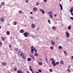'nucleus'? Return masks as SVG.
Instances as JSON below:
<instances>
[{"label": "nucleus", "instance_id": "a878e982", "mask_svg": "<svg viewBox=\"0 0 73 73\" xmlns=\"http://www.w3.org/2000/svg\"><path fill=\"white\" fill-rule=\"evenodd\" d=\"M1 38H2V40L3 41H4V40H5V38L2 37Z\"/></svg>", "mask_w": 73, "mask_h": 73}, {"label": "nucleus", "instance_id": "393cba45", "mask_svg": "<svg viewBox=\"0 0 73 73\" xmlns=\"http://www.w3.org/2000/svg\"><path fill=\"white\" fill-rule=\"evenodd\" d=\"M2 64L3 65H4L5 66V65H6V63H5V62H3L2 63Z\"/></svg>", "mask_w": 73, "mask_h": 73}, {"label": "nucleus", "instance_id": "f3484780", "mask_svg": "<svg viewBox=\"0 0 73 73\" xmlns=\"http://www.w3.org/2000/svg\"><path fill=\"white\" fill-rule=\"evenodd\" d=\"M60 63L61 64H62V65H63L64 64V62L62 60H61L60 61Z\"/></svg>", "mask_w": 73, "mask_h": 73}, {"label": "nucleus", "instance_id": "a211bd4d", "mask_svg": "<svg viewBox=\"0 0 73 73\" xmlns=\"http://www.w3.org/2000/svg\"><path fill=\"white\" fill-rule=\"evenodd\" d=\"M34 55L35 56H38V53H36Z\"/></svg>", "mask_w": 73, "mask_h": 73}, {"label": "nucleus", "instance_id": "9d476101", "mask_svg": "<svg viewBox=\"0 0 73 73\" xmlns=\"http://www.w3.org/2000/svg\"><path fill=\"white\" fill-rule=\"evenodd\" d=\"M46 62V63H47L48 64H49L48 63V58H46L45 59Z\"/></svg>", "mask_w": 73, "mask_h": 73}, {"label": "nucleus", "instance_id": "2f4dec72", "mask_svg": "<svg viewBox=\"0 0 73 73\" xmlns=\"http://www.w3.org/2000/svg\"><path fill=\"white\" fill-rule=\"evenodd\" d=\"M14 70L15 71H17V68H14Z\"/></svg>", "mask_w": 73, "mask_h": 73}, {"label": "nucleus", "instance_id": "f257e3e1", "mask_svg": "<svg viewBox=\"0 0 73 73\" xmlns=\"http://www.w3.org/2000/svg\"><path fill=\"white\" fill-rule=\"evenodd\" d=\"M19 54L20 55V56H21L22 58H23V59H25V57L24 56V54H23V52H21V51H19Z\"/></svg>", "mask_w": 73, "mask_h": 73}, {"label": "nucleus", "instance_id": "4d7b16f0", "mask_svg": "<svg viewBox=\"0 0 73 73\" xmlns=\"http://www.w3.org/2000/svg\"><path fill=\"white\" fill-rule=\"evenodd\" d=\"M72 9V10H73V7H72L71 8V9Z\"/></svg>", "mask_w": 73, "mask_h": 73}, {"label": "nucleus", "instance_id": "4468645a", "mask_svg": "<svg viewBox=\"0 0 73 73\" xmlns=\"http://www.w3.org/2000/svg\"><path fill=\"white\" fill-rule=\"evenodd\" d=\"M13 25H16L17 24V22H14L13 23Z\"/></svg>", "mask_w": 73, "mask_h": 73}, {"label": "nucleus", "instance_id": "338daca9", "mask_svg": "<svg viewBox=\"0 0 73 73\" xmlns=\"http://www.w3.org/2000/svg\"><path fill=\"white\" fill-rule=\"evenodd\" d=\"M36 73H39V72H36Z\"/></svg>", "mask_w": 73, "mask_h": 73}, {"label": "nucleus", "instance_id": "6ab92c4d", "mask_svg": "<svg viewBox=\"0 0 73 73\" xmlns=\"http://www.w3.org/2000/svg\"><path fill=\"white\" fill-rule=\"evenodd\" d=\"M31 53H32L33 54V51H34V50H33V49H32L31 48Z\"/></svg>", "mask_w": 73, "mask_h": 73}, {"label": "nucleus", "instance_id": "cd10ccee", "mask_svg": "<svg viewBox=\"0 0 73 73\" xmlns=\"http://www.w3.org/2000/svg\"><path fill=\"white\" fill-rule=\"evenodd\" d=\"M39 65H41L42 63L41 62H39L38 63Z\"/></svg>", "mask_w": 73, "mask_h": 73}, {"label": "nucleus", "instance_id": "79ce46f5", "mask_svg": "<svg viewBox=\"0 0 73 73\" xmlns=\"http://www.w3.org/2000/svg\"><path fill=\"white\" fill-rule=\"evenodd\" d=\"M34 50V52H36V53H37V50L36 49H35Z\"/></svg>", "mask_w": 73, "mask_h": 73}, {"label": "nucleus", "instance_id": "5fc2aeb1", "mask_svg": "<svg viewBox=\"0 0 73 73\" xmlns=\"http://www.w3.org/2000/svg\"><path fill=\"white\" fill-rule=\"evenodd\" d=\"M71 15H72V16H73V13H71Z\"/></svg>", "mask_w": 73, "mask_h": 73}, {"label": "nucleus", "instance_id": "473e14b6", "mask_svg": "<svg viewBox=\"0 0 73 73\" xmlns=\"http://www.w3.org/2000/svg\"><path fill=\"white\" fill-rule=\"evenodd\" d=\"M67 70L68 72H69V73L70 72V69H69V68H68L67 69Z\"/></svg>", "mask_w": 73, "mask_h": 73}, {"label": "nucleus", "instance_id": "aec40b11", "mask_svg": "<svg viewBox=\"0 0 73 73\" xmlns=\"http://www.w3.org/2000/svg\"><path fill=\"white\" fill-rule=\"evenodd\" d=\"M29 69H30L31 71V72L33 71V70H32V67L30 66V67H29Z\"/></svg>", "mask_w": 73, "mask_h": 73}, {"label": "nucleus", "instance_id": "052dcab7", "mask_svg": "<svg viewBox=\"0 0 73 73\" xmlns=\"http://www.w3.org/2000/svg\"><path fill=\"white\" fill-rule=\"evenodd\" d=\"M30 13H31V14L32 15L33 14V13H32V12H30Z\"/></svg>", "mask_w": 73, "mask_h": 73}, {"label": "nucleus", "instance_id": "e433bc0d", "mask_svg": "<svg viewBox=\"0 0 73 73\" xmlns=\"http://www.w3.org/2000/svg\"><path fill=\"white\" fill-rule=\"evenodd\" d=\"M55 61H53L52 62V64H54V63H55Z\"/></svg>", "mask_w": 73, "mask_h": 73}, {"label": "nucleus", "instance_id": "774afa93", "mask_svg": "<svg viewBox=\"0 0 73 73\" xmlns=\"http://www.w3.org/2000/svg\"><path fill=\"white\" fill-rule=\"evenodd\" d=\"M22 73H25V72H22Z\"/></svg>", "mask_w": 73, "mask_h": 73}, {"label": "nucleus", "instance_id": "20e7f679", "mask_svg": "<svg viewBox=\"0 0 73 73\" xmlns=\"http://www.w3.org/2000/svg\"><path fill=\"white\" fill-rule=\"evenodd\" d=\"M31 57L32 58L33 60H35L36 59L35 58V56H34V55H31Z\"/></svg>", "mask_w": 73, "mask_h": 73}, {"label": "nucleus", "instance_id": "ea45409f", "mask_svg": "<svg viewBox=\"0 0 73 73\" xmlns=\"http://www.w3.org/2000/svg\"><path fill=\"white\" fill-rule=\"evenodd\" d=\"M36 3H37V4H36V5H38L39 4V3H38V2H36Z\"/></svg>", "mask_w": 73, "mask_h": 73}, {"label": "nucleus", "instance_id": "dca6fc26", "mask_svg": "<svg viewBox=\"0 0 73 73\" xmlns=\"http://www.w3.org/2000/svg\"><path fill=\"white\" fill-rule=\"evenodd\" d=\"M17 72V73H22V71L20 70H18Z\"/></svg>", "mask_w": 73, "mask_h": 73}, {"label": "nucleus", "instance_id": "680f3d73", "mask_svg": "<svg viewBox=\"0 0 73 73\" xmlns=\"http://www.w3.org/2000/svg\"><path fill=\"white\" fill-rule=\"evenodd\" d=\"M56 15H54V17H56Z\"/></svg>", "mask_w": 73, "mask_h": 73}, {"label": "nucleus", "instance_id": "6e6552de", "mask_svg": "<svg viewBox=\"0 0 73 73\" xmlns=\"http://www.w3.org/2000/svg\"><path fill=\"white\" fill-rule=\"evenodd\" d=\"M1 21H4V18L2 17L1 18Z\"/></svg>", "mask_w": 73, "mask_h": 73}, {"label": "nucleus", "instance_id": "58836bf2", "mask_svg": "<svg viewBox=\"0 0 73 73\" xmlns=\"http://www.w3.org/2000/svg\"><path fill=\"white\" fill-rule=\"evenodd\" d=\"M53 64V66H55L56 65V63H54V64Z\"/></svg>", "mask_w": 73, "mask_h": 73}, {"label": "nucleus", "instance_id": "39448f33", "mask_svg": "<svg viewBox=\"0 0 73 73\" xmlns=\"http://www.w3.org/2000/svg\"><path fill=\"white\" fill-rule=\"evenodd\" d=\"M40 11L42 12V14H44V13H45V12H44V10H43V9H41L40 10Z\"/></svg>", "mask_w": 73, "mask_h": 73}, {"label": "nucleus", "instance_id": "f704fd0d", "mask_svg": "<svg viewBox=\"0 0 73 73\" xmlns=\"http://www.w3.org/2000/svg\"><path fill=\"white\" fill-rule=\"evenodd\" d=\"M56 65H59V62H56Z\"/></svg>", "mask_w": 73, "mask_h": 73}, {"label": "nucleus", "instance_id": "c9c22d12", "mask_svg": "<svg viewBox=\"0 0 73 73\" xmlns=\"http://www.w3.org/2000/svg\"><path fill=\"white\" fill-rule=\"evenodd\" d=\"M38 72H40V73H41V70L40 69H39L38 70Z\"/></svg>", "mask_w": 73, "mask_h": 73}, {"label": "nucleus", "instance_id": "37998d69", "mask_svg": "<svg viewBox=\"0 0 73 73\" xmlns=\"http://www.w3.org/2000/svg\"><path fill=\"white\" fill-rule=\"evenodd\" d=\"M64 53H65V54H66V56L67 55V54H66V52L65 51H64Z\"/></svg>", "mask_w": 73, "mask_h": 73}, {"label": "nucleus", "instance_id": "5701e85b", "mask_svg": "<svg viewBox=\"0 0 73 73\" xmlns=\"http://www.w3.org/2000/svg\"><path fill=\"white\" fill-rule=\"evenodd\" d=\"M7 35H9L10 34V33L9 32V31H7Z\"/></svg>", "mask_w": 73, "mask_h": 73}, {"label": "nucleus", "instance_id": "4c0bfd02", "mask_svg": "<svg viewBox=\"0 0 73 73\" xmlns=\"http://www.w3.org/2000/svg\"><path fill=\"white\" fill-rule=\"evenodd\" d=\"M48 21L49 24H50V20L49 19H48Z\"/></svg>", "mask_w": 73, "mask_h": 73}, {"label": "nucleus", "instance_id": "f03ea898", "mask_svg": "<svg viewBox=\"0 0 73 73\" xmlns=\"http://www.w3.org/2000/svg\"><path fill=\"white\" fill-rule=\"evenodd\" d=\"M24 36H25V37H28L29 35V33L27 32H25V33H24Z\"/></svg>", "mask_w": 73, "mask_h": 73}, {"label": "nucleus", "instance_id": "bf43d9fd", "mask_svg": "<svg viewBox=\"0 0 73 73\" xmlns=\"http://www.w3.org/2000/svg\"><path fill=\"white\" fill-rule=\"evenodd\" d=\"M68 67L69 68H70V66H68Z\"/></svg>", "mask_w": 73, "mask_h": 73}, {"label": "nucleus", "instance_id": "b1692460", "mask_svg": "<svg viewBox=\"0 0 73 73\" xmlns=\"http://www.w3.org/2000/svg\"><path fill=\"white\" fill-rule=\"evenodd\" d=\"M58 48L59 49H61V48H62V46H58Z\"/></svg>", "mask_w": 73, "mask_h": 73}, {"label": "nucleus", "instance_id": "423d86ee", "mask_svg": "<svg viewBox=\"0 0 73 73\" xmlns=\"http://www.w3.org/2000/svg\"><path fill=\"white\" fill-rule=\"evenodd\" d=\"M31 48L32 49L34 50H35V49H36V48H35V47H33V46H32L31 47Z\"/></svg>", "mask_w": 73, "mask_h": 73}, {"label": "nucleus", "instance_id": "c85d7f7f", "mask_svg": "<svg viewBox=\"0 0 73 73\" xmlns=\"http://www.w3.org/2000/svg\"><path fill=\"white\" fill-rule=\"evenodd\" d=\"M5 4V3H4V2H2L1 3V5H4Z\"/></svg>", "mask_w": 73, "mask_h": 73}, {"label": "nucleus", "instance_id": "412c9836", "mask_svg": "<svg viewBox=\"0 0 73 73\" xmlns=\"http://www.w3.org/2000/svg\"><path fill=\"white\" fill-rule=\"evenodd\" d=\"M20 33H24V30H21L20 31Z\"/></svg>", "mask_w": 73, "mask_h": 73}, {"label": "nucleus", "instance_id": "4be33fe9", "mask_svg": "<svg viewBox=\"0 0 73 73\" xmlns=\"http://www.w3.org/2000/svg\"><path fill=\"white\" fill-rule=\"evenodd\" d=\"M27 60L28 61H31V58H28L27 59Z\"/></svg>", "mask_w": 73, "mask_h": 73}, {"label": "nucleus", "instance_id": "f8f14e48", "mask_svg": "<svg viewBox=\"0 0 73 73\" xmlns=\"http://www.w3.org/2000/svg\"><path fill=\"white\" fill-rule=\"evenodd\" d=\"M52 29H53V30H55V29H56V27L54 26L53 27H52Z\"/></svg>", "mask_w": 73, "mask_h": 73}, {"label": "nucleus", "instance_id": "a19ab883", "mask_svg": "<svg viewBox=\"0 0 73 73\" xmlns=\"http://www.w3.org/2000/svg\"><path fill=\"white\" fill-rule=\"evenodd\" d=\"M19 13H22V11H19Z\"/></svg>", "mask_w": 73, "mask_h": 73}, {"label": "nucleus", "instance_id": "72a5a7b5", "mask_svg": "<svg viewBox=\"0 0 73 73\" xmlns=\"http://www.w3.org/2000/svg\"><path fill=\"white\" fill-rule=\"evenodd\" d=\"M50 17H51V18H52L53 16H52V14H50Z\"/></svg>", "mask_w": 73, "mask_h": 73}, {"label": "nucleus", "instance_id": "7ed1b4c3", "mask_svg": "<svg viewBox=\"0 0 73 73\" xmlns=\"http://www.w3.org/2000/svg\"><path fill=\"white\" fill-rule=\"evenodd\" d=\"M66 35L67 37H69V36H70V35H69V33L68 31H66Z\"/></svg>", "mask_w": 73, "mask_h": 73}, {"label": "nucleus", "instance_id": "ddd939ff", "mask_svg": "<svg viewBox=\"0 0 73 73\" xmlns=\"http://www.w3.org/2000/svg\"><path fill=\"white\" fill-rule=\"evenodd\" d=\"M59 5L60 7L61 10L62 11V6L61 4H60Z\"/></svg>", "mask_w": 73, "mask_h": 73}, {"label": "nucleus", "instance_id": "de8ad7c7", "mask_svg": "<svg viewBox=\"0 0 73 73\" xmlns=\"http://www.w3.org/2000/svg\"><path fill=\"white\" fill-rule=\"evenodd\" d=\"M28 0H27L26 1V2L27 3H28Z\"/></svg>", "mask_w": 73, "mask_h": 73}, {"label": "nucleus", "instance_id": "69168bd1", "mask_svg": "<svg viewBox=\"0 0 73 73\" xmlns=\"http://www.w3.org/2000/svg\"><path fill=\"white\" fill-rule=\"evenodd\" d=\"M32 55H33L32 54H31L30 55V56H32Z\"/></svg>", "mask_w": 73, "mask_h": 73}, {"label": "nucleus", "instance_id": "a18cd8bd", "mask_svg": "<svg viewBox=\"0 0 73 73\" xmlns=\"http://www.w3.org/2000/svg\"><path fill=\"white\" fill-rule=\"evenodd\" d=\"M43 1L44 3H46L47 1V0H43Z\"/></svg>", "mask_w": 73, "mask_h": 73}, {"label": "nucleus", "instance_id": "2eb2a0df", "mask_svg": "<svg viewBox=\"0 0 73 73\" xmlns=\"http://www.w3.org/2000/svg\"><path fill=\"white\" fill-rule=\"evenodd\" d=\"M51 42L52 45L54 44V42L53 40H52L51 41Z\"/></svg>", "mask_w": 73, "mask_h": 73}, {"label": "nucleus", "instance_id": "864d4df0", "mask_svg": "<svg viewBox=\"0 0 73 73\" xmlns=\"http://www.w3.org/2000/svg\"><path fill=\"white\" fill-rule=\"evenodd\" d=\"M70 18L71 19V20H73V17H70Z\"/></svg>", "mask_w": 73, "mask_h": 73}, {"label": "nucleus", "instance_id": "1a4fd4ad", "mask_svg": "<svg viewBox=\"0 0 73 73\" xmlns=\"http://www.w3.org/2000/svg\"><path fill=\"white\" fill-rule=\"evenodd\" d=\"M33 10L35 11H37V8H36V7H34L33 8Z\"/></svg>", "mask_w": 73, "mask_h": 73}, {"label": "nucleus", "instance_id": "9b49d317", "mask_svg": "<svg viewBox=\"0 0 73 73\" xmlns=\"http://www.w3.org/2000/svg\"><path fill=\"white\" fill-rule=\"evenodd\" d=\"M68 28L69 30L71 29V25H70L68 27Z\"/></svg>", "mask_w": 73, "mask_h": 73}, {"label": "nucleus", "instance_id": "c756f323", "mask_svg": "<svg viewBox=\"0 0 73 73\" xmlns=\"http://www.w3.org/2000/svg\"><path fill=\"white\" fill-rule=\"evenodd\" d=\"M73 9H71L70 10V13H72V12H73Z\"/></svg>", "mask_w": 73, "mask_h": 73}, {"label": "nucleus", "instance_id": "0eeeda50", "mask_svg": "<svg viewBox=\"0 0 73 73\" xmlns=\"http://www.w3.org/2000/svg\"><path fill=\"white\" fill-rule=\"evenodd\" d=\"M31 27L32 28H34L35 27H36V26L35 25H34V24H32L31 25Z\"/></svg>", "mask_w": 73, "mask_h": 73}, {"label": "nucleus", "instance_id": "0e129e2a", "mask_svg": "<svg viewBox=\"0 0 73 73\" xmlns=\"http://www.w3.org/2000/svg\"><path fill=\"white\" fill-rule=\"evenodd\" d=\"M1 8V5H0V8Z\"/></svg>", "mask_w": 73, "mask_h": 73}, {"label": "nucleus", "instance_id": "13d9d810", "mask_svg": "<svg viewBox=\"0 0 73 73\" xmlns=\"http://www.w3.org/2000/svg\"><path fill=\"white\" fill-rule=\"evenodd\" d=\"M27 73H30L29 71H27Z\"/></svg>", "mask_w": 73, "mask_h": 73}, {"label": "nucleus", "instance_id": "e2e57ef3", "mask_svg": "<svg viewBox=\"0 0 73 73\" xmlns=\"http://www.w3.org/2000/svg\"><path fill=\"white\" fill-rule=\"evenodd\" d=\"M56 39H59V38H56Z\"/></svg>", "mask_w": 73, "mask_h": 73}, {"label": "nucleus", "instance_id": "c03bdc74", "mask_svg": "<svg viewBox=\"0 0 73 73\" xmlns=\"http://www.w3.org/2000/svg\"><path fill=\"white\" fill-rule=\"evenodd\" d=\"M49 71L50 72H52V70L51 69H50L49 70Z\"/></svg>", "mask_w": 73, "mask_h": 73}, {"label": "nucleus", "instance_id": "09e8293b", "mask_svg": "<svg viewBox=\"0 0 73 73\" xmlns=\"http://www.w3.org/2000/svg\"><path fill=\"white\" fill-rule=\"evenodd\" d=\"M51 60H52V61L54 60V59H53V58H52L51 59Z\"/></svg>", "mask_w": 73, "mask_h": 73}, {"label": "nucleus", "instance_id": "7c9ffc66", "mask_svg": "<svg viewBox=\"0 0 73 73\" xmlns=\"http://www.w3.org/2000/svg\"><path fill=\"white\" fill-rule=\"evenodd\" d=\"M50 48L51 50H53V47L52 46H51L50 47Z\"/></svg>", "mask_w": 73, "mask_h": 73}, {"label": "nucleus", "instance_id": "6e6d98bb", "mask_svg": "<svg viewBox=\"0 0 73 73\" xmlns=\"http://www.w3.org/2000/svg\"><path fill=\"white\" fill-rule=\"evenodd\" d=\"M31 19H33V17H31Z\"/></svg>", "mask_w": 73, "mask_h": 73}, {"label": "nucleus", "instance_id": "49530a36", "mask_svg": "<svg viewBox=\"0 0 73 73\" xmlns=\"http://www.w3.org/2000/svg\"><path fill=\"white\" fill-rule=\"evenodd\" d=\"M2 45V42H0V46Z\"/></svg>", "mask_w": 73, "mask_h": 73}, {"label": "nucleus", "instance_id": "bb28decb", "mask_svg": "<svg viewBox=\"0 0 73 73\" xmlns=\"http://www.w3.org/2000/svg\"><path fill=\"white\" fill-rule=\"evenodd\" d=\"M52 11H49L48 12V14H49V15H52Z\"/></svg>", "mask_w": 73, "mask_h": 73}, {"label": "nucleus", "instance_id": "603ef678", "mask_svg": "<svg viewBox=\"0 0 73 73\" xmlns=\"http://www.w3.org/2000/svg\"><path fill=\"white\" fill-rule=\"evenodd\" d=\"M9 46L10 48H11L12 47V46L11 45V44L9 45Z\"/></svg>", "mask_w": 73, "mask_h": 73}, {"label": "nucleus", "instance_id": "3c124183", "mask_svg": "<svg viewBox=\"0 0 73 73\" xmlns=\"http://www.w3.org/2000/svg\"><path fill=\"white\" fill-rule=\"evenodd\" d=\"M15 51H18V50H17V48H15Z\"/></svg>", "mask_w": 73, "mask_h": 73}, {"label": "nucleus", "instance_id": "8fccbe9b", "mask_svg": "<svg viewBox=\"0 0 73 73\" xmlns=\"http://www.w3.org/2000/svg\"><path fill=\"white\" fill-rule=\"evenodd\" d=\"M36 30L38 31V30H39V28L38 27H37L36 28Z\"/></svg>", "mask_w": 73, "mask_h": 73}]
</instances>
